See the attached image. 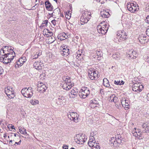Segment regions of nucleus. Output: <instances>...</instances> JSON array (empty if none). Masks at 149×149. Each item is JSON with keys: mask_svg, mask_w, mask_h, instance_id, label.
Instances as JSON below:
<instances>
[{"mask_svg": "<svg viewBox=\"0 0 149 149\" xmlns=\"http://www.w3.org/2000/svg\"><path fill=\"white\" fill-rule=\"evenodd\" d=\"M108 29V26L105 21L101 22L97 27L98 33L102 35H104L107 33Z\"/></svg>", "mask_w": 149, "mask_h": 149, "instance_id": "1", "label": "nucleus"}, {"mask_svg": "<svg viewBox=\"0 0 149 149\" xmlns=\"http://www.w3.org/2000/svg\"><path fill=\"white\" fill-rule=\"evenodd\" d=\"M90 106L92 108H94L95 107H97V105L93 103H90Z\"/></svg>", "mask_w": 149, "mask_h": 149, "instance_id": "48", "label": "nucleus"}, {"mask_svg": "<svg viewBox=\"0 0 149 149\" xmlns=\"http://www.w3.org/2000/svg\"><path fill=\"white\" fill-rule=\"evenodd\" d=\"M100 15L103 18L108 17V13L106 11H103L100 12Z\"/></svg>", "mask_w": 149, "mask_h": 149, "instance_id": "30", "label": "nucleus"}, {"mask_svg": "<svg viewBox=\"0 0 149 149\" xmlns=\"http://www.w3.org/2000/svg\"><path fill=\"white\" fill-rule=\"evenodd\" d=\"M129 102L128 100H126L125 98L121 100V103L122 106L123 107H125L126 108H128L129 106Z\"/></svg>", "mask_w": 149, "mask_h": 149, "instance_id": "19", "label": "nucleus"}, {"mask_svg": "<svg viewBox=\"0 0 149 149\" xmlns=\"http://www.w3.org/2000/svg\"><path fill=\"white\" fill-rule=\"evenodd\" d=\"M19 132L22 134H23L24 135H25L27 134V132L26 131V129L24 127H21L20 128H19Z\"/></svg>", "mask_w": 149, "mask_h": 149, "instance_id": "33", "label": "nucleus"}, {"mask_svg": "<svg viewBox=\"0 0 149 149\" xmlns=\"http://www.w3.org/2000/svg\"><path fill=\"white\" fill-rule=\"evenodd\" d=\"M77 92L72 89L69 93V96L70 98H74L77 96Z\"/></svg>", "mask_w": 149, "mask_h": 149, "instance_id": "15", "label": "nucleus"}, {"mask_svg": "<svg viewBox=\"0 0 149 149\" xmlns=\"http://www.w3.org/2000/svg\"><path fill=\"white\" fill-rule=\"evenodd\" d=\"M26 88H23L21 91V93L24 96V95L25 94L26 89Z\"/></svg>", "mask_w": 149, "mask_h": 149, "instance_id": "49", "label": "nucleus"}, {"mask_svg": "<svg viewBox=\"0 0 149 149\" xmlns=\"http://www.w3.org/2000/svg\"><path fill=\"white\" fill-rule=\"evenodd\" d=\"M100 147L98 144H97L96 146H95V148H93V149H100Z\"/></svg>", "mask_w": 149, "mask_h": 149, "instance_id": "59", "label": "nucleus"}, {"mask_svg": "<svg viewBox=\"0 0 149 149\" xmlns=\"http://www.w3.org/2000/svg\"><path fill=\"white\" fill-rule=\"evenodd\" d=\"M65 46L61 47H60V49L63 52L61 53L62 55L66 56L69 54L68 52L69 49L67 47H66L65 48Z\"/></svg>", "mask_w": 149, "mask_h": 149, "instance_id": "11", "label": "nucleus"}, {"mask_svg": "<svg viewBox=\"0 0 149 149\" xmlns=\"http://www.w3.org/2000/svg\"><path fill=\"white\" fill-rule=\"evenodd\" d=\"M53 33L52 32L50 33V36H49V34H47V40H48V43L50 44L53 42L55 40V37L53 36Z\"/></svg>", "mask_w": 149, "mask_h": 149, "instance_id": "12", "label": "nucleus"}, {"mask_svg": "<svg viewBox=\"0 0 149 149\" xmlns=\"http://www.w3.org/2000/svg\"><path fill=\"white\" fill-rule=\"evenodd\" d=\"M28 89V91H29V92H33V90H32V88L31 87H28V88H27Z\"/></svg>", "mask_w": 149, "mask_h": 149, "instance_id": "57", "label": "nucleus"}, {"mask_svg": "<svg viewBox=\"0 0 149 149\" xmlns=\"http://www.w3.org/2000/svg\"><path fill=\"white\" fill-rule=\"evenodd\" d=\"M68 14L67 13H66L65 14V16L66 18L67 19H69L71 17V14L69 13V12H68Z\"/></svg>", "mask_w": 149, "mask_h": 149, "instance_id": "44", "label": "nucleus"}, {"mask_svg": "<svg viewBox=\"0 0 149 149\" xmlns=\"http://www.w3.org/2000/svg\"><path fill=\"white\" fill-rule=\"evenodd\" d=\"M85 141V136L84 134H82L81 135L77 134L76 136V138L75 139V142L79 144H83Z\"/></svg>", "mask_w": 149, "mask_h": 149, "instance_id": "5", "label": "nucleus"}, {"mask_svg": "<svg viewBox=\"0 0 149 149\" xmlns=\"http://www.w3.org/2000/svg\"><path fill=\"white\" fill-rule=\"evenodd\" d=\"M68 116L71 120H73L76 123L78 122L79 115H78L77 113L69 112V114L68 113Z\"/></svg>", "mask_w": 149, "mask_h": 149, "instance_id": "7", "label": "nucleus"}, {"mask_svg": "<svg viewBox=\"0 0 149 149\" xmlns=\"http://www.w3.org/2000/svg\"><path fill=\"white\" fill-rule=\"evenodd\" d=\"M115 95L113 94L111 95L110 96L109 98V100L110 102H112L113 101H114V100H113V98L115 97Z\"/></svg>", "mask_w": 149, "mask_h": 149, "instance_id": "42", "label": "nucleus"}, {"mask_svg": "<svg viewBox=\"0 0 149 149\" xmlns=\"http://www.w3.org/2000/svg\"><path fill=\"white\" fill-rule=\"evenodd\" d=\"M91 13L90 12L85 11L82 14L81 16L84 17V18H89V19L91 17Z\"/></svg>", "mask_w": 149, "mask_h": 149, "instance_id": "23", "label": "nucleus"}, {"mask_svg": "<svg viewBox=\"0 0 149 149\" xmlns=\"http://www.w3.org/2000/svg\"><path fill=\"white\" fill-rule=\"evenodd\" d=\"M3 69L2 67L0 66V75L2 74Z\"/></svg>", "mask_w": 149, "mask_h": 149, "instance_id": "63", "label": "nucleus"}, {"mask_svg": "<svg viewBox=\"0 0 149 149\" xmlns=\"http://www.w3.org/2000/svg\"><path fill=\"white\" fill-rule=\"evenodd\" d=\"M53 11H49V12H48L47 11V13L48 14V15H47V16H49V18L50 17L53 16Z\"/></svg>", "mask_w": 149, "mask_h": 149, "instance_id": "45", "label": "nucleus"}, {"mask_svg": "<svg viewBox=\"0 0 149 149\" xmlns=\"http://www.w3.org/2000/svg\"><path fill=\"white\" fill-rule=\"evenodd\" d=\"M97 144V143H92V145H90L89 146L92 149H93V148H95V146H96V145Z\"/></svg>", "mask_w": 149, "mask_h": 149, "instance_id": "47", "label": "nucleus"}, {"mask_svg": "<svg viewBox=\"0 0 149 149\" xmlns=\"http://www.w3.org/2000/svg\"><path fill=\"white\" fill-rule=\"evenodd\" d=\"M143 87V86L142 85H141L140 84L136 83L132 86V90L135 92H139L142 91Z\"/></svg>", "mask_w": 149, "mask_h": 149, "instance_id": "9", "label": "nucleus"}, {"mask_svg": "<svg viewBox=\"0 0 149 149\" xmlns=\"http://www.w3.org/2000/svg\"><path fill=\"white\" fill-rule=\"evenodd\" d=\"M118 38H121L122 39L124 40L127 39V35L125 34V33L124 31H120L118 32L117 34Z\"/></svg>", "mask_w": 149, "mask_h": 149, "instance_id": "14", "label": "nucleus"}, {"mask_svg": "<svg viewBox=\"0 0 149 149\" xmlns=\"http://www.w3.org/2000/svg\"><path fill=\"white\" fill-rule=\"evenodd\" d=\"M124 82L123 81H118V80H115L114 81V84L117 85H121L123 84H124Z\"/></svg>", "mask_w": 149, "mask_h": 149, "instance_id": "34", "label": "nucleus"}, {"mask_svg": "<svg viewBox=\"0 0 149 149\" xmlns=\"http://www.w3.org/2000/svg\"><path fill=\"white\" fill-rule=\"evenodd\" d=\"M138 39L140 42L141 44H144L145 43V40H146V37L145 36L143 35H141L139 36Z\"/></svg>", "mask_w": 149, "mask_h": 149, "instance_id": "20", "label": "nucleus"}, {"mask_svg": "<svg viewBox=\"0 0 149 149\" xmlns=\"http://www.w3.org/2000/svg\"><path fill=\"white\" fill-rule=\"evenodd\" d=\"M132 133L133 135L135 137H138L139 136V134H137V131H136V129L132 131Z\"/></svg>", "mask_w": 149, "mask_h": 149, "instance_id": "40", "label": "nucleus"}, {"mask_svg": "<svg viewBox=\"0 0 149 149\" xmlns=\"http://www.w3.org/2000/svg\"><path fill=\"white\" fill-rule=\"evenodd\" d=\"M41 85V86H38L37 90L38 91H40L42 93H44L45 91L47 89V87L45 84H43Z\"/></svg>", "mask_w": 149, "mask_h": 149, "instance_id": "17", "label": "nucleus"}, {"mask_svg": "<svg viewBox=\"0 0 149 149\" xmlns=\"http://www.w3.org/2000/svg\"><path fill=\"white\" fill-rule=\"evenodd\" d=\"M77 54L79 55V56H78V57L77 58L78 59V60H80L81 58H82V57L81 56V54Z\"/></svg>", "mask_w": 149, "mask_h": 149, "instance_id": "62", "label": "nucleus"}, {"mask_svg": "<svg viewBox=\"0 0 149 149\" xmlns=\"http://www.w3.org/2000/svg\"><path fill=\"white\" fill-rule=\"evenodd\" d=\"M33 59H36L38 57V55H37L36 54H35L34 56H33L32 57Z\"/></svg>", "mask_w": 149, "mask_h": 149, "instance_id": "58", "label": "nucleus"}, {"mask_svg": "<svg viewBox=\"0 0 149 149\" xmlns=\"http://www.w3.org/2000/svg\"><path fill=\"white\" fill-rule=\"evenodd\" d=\"M112 57L113 58L116 60H119L121 56L119 53L117 52L113 54L112 55Z\"/></svg>", "mask_w": 149, "mask_h": 149, "instance_id": "28", "label": "nucleus"}, {"mask_svg": "<svg viewBox=\"0 0 149 149\" xmlns=\"http://www.w3.org/2000/svg\"><path fill=\"white\" fill-rule=\"evenodd\" d=\"M12 51V53L9 54L7 55L8 58H9L10 59H11V61L13 60L14 57L15 56V53L13 49Z\"/></svg>", "mask_w": 149, "mask_h": 149, "instance_id": "25", "label": "nucleus"}, {"mask_svg": "<svg viewBox=\"0 0 149 149\" xmlns=\"http://www.w3.org/2000/svg\"><path fill=\"white\" fill-rule=\"evenodd\" d=\"M2 58L0 59V61L3 63L7 64L8 63L11 62V59L7 56L4 55Z\"/></svg>", "mask_w": 149, "mask_h": 149, "instance_id": "13", "label": "nucleus"}, {"mask_svg": "<svg viewBox=\"0 0 149 149\" xmlns=\"http://www.w3.org/2000/svg\"><path fill=\"white\" fill-rule=\"evenodd\" d=\"M98 100L97 99H93L92 100H91L90 101V103H93L94 104H95L97 105H98L99 102H98Z\"/></svg>", "mask_w": 149, "mask_h": 149, "instance_id": "39", "label": "nucleus"}, {"mask_svg": "<svg viewBox=\"0 0 149 149\" xmlns=\"http://www.w3.org/2000/svg\"><path fill=\"white\" fill-rule=\"evenodd\" d=\"M147 35L149 36V28H148L146 31Z\"/></svg>", "mask_w": 149, "mask_h": 149, "instance_id": "61", "label": "nucleus"}, {"mask_svg": "<svg viewBox=\"0 0 149 149\" xmlns=\"http://www.w3.org/2000/svg\"><path fill=\"white\" fill-rule=\"evenodd\" d=\"M145 11L146 12H148L149 11V6H148L146 7V8L145 9Z\"/></svg>", "mask_w": 149, "mask_h": 149, "instance_id": "64", "label": "nucleus"}, {"mask_svg": "<svg viewBox=\"0 0 149 149\" xmlns=\"http://www.w3.org/2000/svg\"><path fill=\"white\" fill-rule=\"evenodd\" d=\"M0 125L2 126H3L4 125V123L3 121L0 120Z\"/></svg>", "mask_w": 149, "mask_h": 149, "instance_id": "56", "label": "nucleus"}, {"mask_svg": "<svg viewBox=\"0 0 149 149\" xmlns=\"http://www.w3.org/2000/svg\"><path fill=\"white\" fill-rule=\"evenodd\" d=\"M90 91L88 88L84 87L80 91L79 95L81 98H85L89 94Z\"/></svg>", "mask_w": 149, "mask_h": 149, "instance_id": "3", "label": "nucleus"}, {"mask_svg": "<svg viewBox=\"0 0 149 149\" xmlns=\"http://www.w3.org/2000/svg\"><path fill=\"white\" fill-rule=\"evenodd\" d=\"M65 82L68 84H69L71 82V80L70 79H68L67 78L65 79V80L64 81Z\"/></svg>", "mask_w": 149, "mask_h": 149, "instance_id": "46", "label": "nucleus"}, {"mask_svg": "<svg viewBox=\"0 0 149 149\" xmlns=\"http://www.w3.org/2000/svg\"><path fill=\"white\" fill-rule=\"evenodd\" d=\"M33 94V92H29V93L28 94V96H26V95H24V96L26 97L30 98L32 96Z\"/></svg>", "mask_w": 149, "mask_h": 149, "instance_id": "43", "label": "nucleus"}, {"mask_svg": "<svg viewBox=\"0 0 149 149\" xmlns=\"http://www.w3.org/2000/svg\"><path fill=\"white\" fill-rule=\"evenodd\" d=\"M89 20V18H84L81 16L80 19V23L81 25H83L85 23H87Z\"/></svg>", "mask_w": 149, "mask_h": 149, "instance_id": "21", "label": "nucleus"}, {"mask_svg": "<svg viewBox=\"0 0 149 149\" xmlns=\"http://www.w3.org/2000/svg\"><path fill=\"white\" fill-rule=\"evenodd\" d=\"M62 87L63 89L66 90H68L70 88L69 85L65 82L63 85Z\"/></svg>", "mask_w": 149, "mask_h": 149, "instance_id": "35", "label": "nucleus"}, {"mask_svg": "<svg viewBox=\"0 0 149 149\" xmlns=\"http://www.w3.org/2000/svg\"><path fill=\"white\" fill-rule=\"evenodd\" d=\"M115 138H116L117 140L119 139L120 140H121V136L120 135H117L116 136V137Z\"/></svg>", "mask_w": 149, "mask_h": 149, "instance_id": "51", "label": "nucleus"}, {"mask_svg": "<svg viewBox=\"0 0 149 149\" xmlns=\"http://www.w3.org/2000/svg\"><path fill=\"white\" fill-rule=\"evenodd\" d=\"M136 131H137V134H139V136L141 135V132L140 130H136Z\"/></svg>", "mask_w": 149, "mask_h": 149, "instance_id": "60", "label": "nucleus"}, {"mask_svg": "<svg viewBox=\"0 0 149 149\" xmlns=\"http://www.w3.org/2000/svg\"><path fill=\"white\" fill-rule=\"evenodd\" d=\"M47 20L44 21L42 23L40 27L42 29H44L45 28V27L47 26Z\"/></svg>", "mask_w": 149, "mask_h": 149, "instance_id": "36", "label": "nucleus"}, {"mask_svg": "<svg viewBox=\"0 0 149 149\" xmlns=\"http://www.w3.org/2000/svg\"><path fill=\"white\" fill-rule=\"evenodd\" d=\"M95 141L94 137L93 136H91L90 137V139L88 142V144L89 146L90 145H92V143H95Z\"/></svg>", "mask_w": 149, "mask_h": 149, "instance_id": "27", "label": "nucleus"}, {"mask_svg": "<svg viewBox=\"0 0 149 149\" xmlns=\"http://www.w3.org/2000/svg\"><path fill=\"white\" fill-rule=\"evenodd\" d=\"M98 72L95 71L92 68L89 69L88 72V76L89 78L92 80H95L98 78Z\"/></svg>", "mask_w": 149, "mask_h": 149, "instance_id": "2", "label": "nucleus"}, {"mask_svg": "<svg viewBox=\"0 0 149 149\" xmlns=\"http://www.w3.org/2000/svg\"><path fill=\"white\" fill-rule=\"evenodd\" d=\"M134 6V3H128L127 5V9L129 11L131 12L132 13L135 12L136 11L138 10L139 9L138 6V5Z\"/></svg>", "mask_w": 149, "mask_h": 149, "instance_id": "8", "label": "nucleus"}, {"mask_svg": "<svg viewBox=\"0 0 149 149\" xmlns=\"http://www.w3.org/2000/svg\"><path fill=\"white\" fill-rule=\"evenodd\" d=\"M5 91L6 94L9 98H13L15 97L14 91L11 87L9 86L5 88Z\"/></svg>", "mask_w": 149, "mask_h": 149, "instance_id": "4", "label": "nucleus"}, {"mask_svg": "<svg viewBox=\"0 0 149 149\" xmlns=\"http://www.w3.org/2000/svg\"><path fill=\"white\" fill-rule=\"evenodd\" d=\"M50 7H53L52 5L49 1H47V10Z\"/></svg>", "mask_w": 149, "mask_h": 149, "instance_id": "50", "label": "nucleus"}, {"mask_svg": "<svg viewBox=\"0 0 149 149\" xmlns=\"http://www.w3.org/2000/svg\"><path fill=\"white\" fill-rule=\"evenodd\" d=\"M96 54L97 56V59L98 61L101 60L102 57V54L101 52L100 51H96Z\"/></svg>", "mask_w": 149, "mask_h": 149, "instance_id": "22", "label": "nucleus"}, {"mask_svg": "<svg viewBox=\"0 0 149 149\" xmlns=\"http://www.w3.org/2000/svg\"><path fill=\"white\" fill-rule=\"evenodd\" d=\"M138 54L137 53L136 51H134L132 52V55H131L130 56V57H132V58H134V57L136 58Z\"/></svg>", "mask_w": 149, "mask_h": 149, "instance_id": "37", "label": "nucleus"}, {"mask_svg": "<svg viewBox=\"0 0 149 149\" xmlns=\"http://www.w3.org/2000/svg\"><path fill=\"white\" fill-rule=\"evenodd\" d=\"M8 129H10V128H11L12 129H15L14 128V126L13 125H9L8 126Z\"/></svg>", "mask_w": 149, "mask_h": 149, "instance_id": "53", "label": "nucleus"}, {"mask_svg": "<svg viewBox=\"0 0 149 149\" xmlns=\"http://www.w3.org/2000/svg\"><path fill=\"white\" fill-rule=\"evenodd\" d=\"M5 55L4 52L1 49L0 50V59L3 57Z\"/></svg>", "mask_w": 149, "mask_h": 149, "instance_id": "41", "label": "nucleus"}, {"mask_svg": "<svg viewBox=\"0 0 149 149\" xmlns=\"http://www.w3.org/2000/svg\"><path fill=\"white\" fill-rule=\"evenodd\" d=\"M145 21L147 23L149 24V16H148L146 17Z\"/></svg>", "mask_w": 149, "mask_h": 149, "instance_id": "55", "label": "nucleus"}, {"mask_svg": "<svg viewBox=\"0 0 149 149\" xmlns=\"http://www.w3.org/2000/svg\"><path fill=\"white\" fill-rule=\"evenodd\" d=\"M33 66L37 70H40L41 68L40 62L38 61L35 62L33 64Z\"/></svg>", "mask_w": 149, "mask_h": 149, "instance_id": "24", "label": "nucleus"}, {"mask_svg": "<svg viewBox=\"0 0 149 149\" xmlns=\"http://www.w3.org/2000/svg\"><path fill=\"white\" fill-rule=\"evenodd\" d=\"M110 145L115 147H118L122 143V141L118 139L117 140L114 137H111L109 140Z\"/></svg>", "mask_w": 149, "mask_h": 149, "instance_id": "6", "label": "nucleus"}, {"mask_svg": "<svg viewBox=\"0 0 149 149\" xmlns=\"http://www.w3.org/2000/svg\"><path fill=\"white\" fill-rule=\"evenodd\" d=\"M30 102L33 105H35L36 104L38 103V101L36 100H30Z\"/></svg>", "mask_w": 149, "mask_h": 149, "instance_id": "38", "label": "nucleus"}, {"mask_svg": "<svg viewBox=\"0 0 149 149\" xmlns=\"http://www.w3.org/2000/svg\"><path fill=\"white\" fill-rule=\"evenodd\" d=\"M113 100H114V101H113V102H114V103H116L118 100V98L115 95V97L114 98H113Z\"/></svg>", "mask_w": 149, "mask_h": 149, "instance_id": "52", "label": "nucleus"}, {"mask_svg": "<svg viewBox=\"0 0 149 149\" xmlns=\"http://www.w3.org/2000/svg\"><path fill=\"white\" fill-rule=\"evenodd\" d=\"M103 84L106 87L109 88L110 86L109 81L106 78H105L103 79Z\"/></svg>", "mask_w": 149, "mask_h": 149, "instance_id": "26", "label": "nucleus"}, {"mask_svg": "<svg viewBox=\"0 0 149 149\" xmlns=\"http://www.w3.org/2000/svg\"><path fill=\"white\" fill-rule=\"evenodd\" d=\"M56 100V103L57 104L61 105L63 104V102H64L65 98L63 96H59Z\"/></svg>", "mask_w": 149, "mask_h": 149, "instance_id": "16", "label": "nucleus"}, {"mask_svg": "<svg viewBox=\"0 0 149 149\" xmlns=\"http://www.w3.org/2000/svg\"><path fill=\"white\" fill-rule=\"evenodd\" d=\"M47 56H48L49 58V60L50 62H52L54 59V55L51 52H49L48 54H47Z\"/></svg>", "mask_w": 149, "mask_h": 149, "instance_id": "29", "label": "nucleus"}, {"mask_svg": "<svg viewBox=\"0 0 149 149\" xmlns=\"http://www.w3.org/2000/svg\"><path fill=\"white\" fill-rule=\"evenodd\" d=\"M60 10L59 8H57L55 9L53 11L54 16H58L60 15Z\"/></svg>", "mask_w": 149, "mask_h": 149, "instance_id": "32", "label": "nucleus"}, {"mask_svg": "<svg viewBox=\"0 0 149 149\" xmlns=\"http://www.w3.org/2000/svg\"><path fill=\"white\" fill-rule=\"evenodd\" d=\"M47 29L46 28H44L43 29V33L44 35L45 36V35H47Z\"/></svg>", "mask_w": 149, "mask_h": 149, "instance_id": "54", "label": "nucleus"}, {"mask_svg": "<svg viewBox=\"0 0 149 149\" xmlns=\"http://www.w3.org/2000/svg\"><path fill=\"white\" fill-rule=\"evenodd\" d=\"M26 59L25 57H23L19 58L16 62V65H15V68H18L19 66H22L24 63L26 61Z\"/></svg>", "mask_w": 149, "mask_h": 149, "instance_id": "10", "label": "nucleus"}, {"mask_svg": "<svg viewBox=\"0 0 149 149\" xmlns=\"http://www.w3.org/2000/svg\"><path fill=\"white\" fill-rule=\"evenodd\" d=\"M142 127L144 129V130H143V132L145 133L147 132V131L148 132L149 131V123H148L146 122L144 123L142 125Z\"/></svg>", "mask_w": 149, "mask_h": 149, "instance_id": "18", "label": "nucleus"}, {"mask_svg": "<svg viewBox=\"0 0 149 149\" xmlns=\"http://www.w3.org/2000/svg\"><path fill=\"white\" fill-rule=\"evenodd\" d=\"M1 49L3 50L4 52L8 51V50H11V51H12L13 49L11 48V47H8V46H3Z\"/></svg>", "mask_w": 149, "mask_h": 149, "instance_id": "31", "label": "nucleus"}]
</instances>
